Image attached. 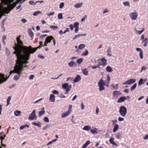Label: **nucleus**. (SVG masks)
<instances>
[{
    "label": "nucleus",
    "instance_id": "obj_57",
    "mask_svg": "<svg viewBox=\"0 0 148 148\" xmlns=\"http://www.w3.org/2000/svg\"><path fill=\"white\" fill-rule=\"evenodd\" d=\"M29 3L30 5H34L35 4V3H34V1H30L29 2Z\"/></svg>",
    "mask_w": 148,
    "mask_h": 148
},
{
    "label": "nucleus",
    "instance_id": "obj_31",
    "mask_svg": "<svg viewBox=\"0 0 148 148\" xmlns=\"http://www.w3.org/2000/svg\"><path fill=\"white\" fill-rule=\"evenodd\" d=\"M82 5V3H78L75 5L74 6V7L76 8H78L81 7Z\"/></svg>",
    "mask_w": 148,
    "mask_h": 148
},
{
    "label": "nucleus",
    "instance_id": "obj_52",
    "mask_svg": "<svg viewBox=\"0 0 148 148\" xmlns=\"http://www.w3.org/2000/svg\"><path fill=\"white\" fill-rule=\"evenodd\" d=\"M29 33L31 37H32L33 36V33L31 30L29 32Z\"/></svg>",
    "mask_w": 148,
    "mask_h": 148
},
{
    "label": "nucleus",
    "instance_id": "obj_6",
    "mask_svg": "<svg viewBox=\"0 0 148 148\" xmlns=\"http://www.w3.org/2000/svg\"><path fill=\"white\" fill-rule=\"evenodd\" d=\"M62 88L65 90V93L68 94L72 88V85L71 84H69L68 83H64L62 84Z\"/></svg>",
    "mask_w": 148,
    "mask_h": 148
},
{
    "label": "nucleus",
    "instance_id": "obj_13",
    "mask_svg": "<svg viewBox=\"0 0 148 148\" xmlns=\"http://www.w3.org/2000/svg\"><path fill=\"white\" fill-rule=\"evenodd\" d=\"M100 60L101 61L102 63H99V64L100 66L101 65L102 66H104L106 65L107 64V61L106 59L103 58L100 59Z\"/></svg>",
    "mask_w": 148,
    "mask_h": 148
},
{
    "label": "nucleus",
    "instance_id": "obj_27",
    "mask_svg": "<svg viewBox=\"0 0 148 148\" xmlns=\"http://www.w3.org/2000/svg\"><path fill=\"white\" fill-rule=\"evenodd\" d=\"M107 55L108 56L110 57L112 56L111 54V48L110 47H109L108 50L107 51Z\"/></svg>",
    "mask_w": 148,
    "mask_h": 148
},
{
    "label": "nucleus",
    "instance_id": "obj_33",
    "mask_svg": "<svg viewBox=\"0 0 148 148\" xmlns=\"http://www.w3.org/2000/svg\"><path fill=\"white\" fill-rule=\"evenodd\" d=\"M85 47V45L84 44H80L78 46V48L80 49H82Z\"/></svg>",
    "mask_w": 148,
    "mask_h": 148
},
{
    "label": "nucleus",
    "instance_id": "obj_25",
    "mask_svg": "<svg viewBox=\"0 0 148 148\" xmlns=\"http://www.w3.org/2000/svg\"><path fill=\"white\" fill-rule=\"evenodd\" d=\"M106 71L108 72L111 73L112 71V68L110 66H107L106 69Z\"/></svg>",
    "mask_w": 148,
    "mask_h": 148
},
{
    "label": "nucleus",
    "instance_id": "obj_34",
    "mask_svg": "<svg viewBox=\"0 0 148 148\" xmlns=\"http://www.w3.org/2000/svg\"><path fill=\"white\" fill-rule=\"evenodd\" d=\"M83 59L82 58H80L78 59H77V62L78 64H81L83 61Z\"/></svg>",
    "mask_w": 148,
    "mask_h": 148
},
{
    "label": "nucleus",
    "instance_id": "obj_60",
    "mask_svg": "<svg viewBox=\"0 0 148 148\" xmlns=\"http://www.w3.org/2000/svg\"><path fill=\"white\" fill-rule=\"evenodd\" d=\"M81 109L82 110H83L84 108V106L83 103H81Z\"/></svg>",
    "mask_w": 148,
    "mask_h": 148
},
{
    "label": "nucleus",
    "instance_id": "obj_64",
    "mask_svg": "<svg viewBox=\"0 0 148 148\" xmlns=\"http://www.w3.org/2000/svg\"><path fill=\"white\" fill-rule=\"evenodd\" d=\"M5 20H3L1 22V25L2 27H3L4 25V22L5 21Z\"/></svg>",
    "mask_w": 148,
    "mask_h": 148
},
{
    "label": "nucleus",
    "instance_id": "obj_40",
    "mask_svg": "<svg viewBox=\"0 0 148 148\" xmlns=\"http://www.w3.org/2000/svg\"><path fill=\"white\" fill-rule=\"evenodd\" d=\"M88 50L86 49L84 52L82 54V56H86L88 54Z\"/></svg>",
    "mask_w": 148,
    "mask_h": 148
},
{
    "label": "nucleus",
    "instance_id": "obj_22",
    "mask_svg": "<svg viewBox=\"0 0 148 148\" xmlns=\"http://www.w3.org/2000/svg\"><path fill=\"white\" fill-rule=\"evenodd\" d=\"M142 43H143V46L144 47H146L147 46V45L148 43V40L147 38H145L143 40Z\"/></svg>",
    "mask_w": 148,
    "mask_h": 148
},
{
    "label": "nucleus",
    "instance_id": "obj_16",
    "mask_svg": "<svg viewBox=\"0 0 148 148\" xmlns=\"http://www.w3.org/2000/svg\"><path fill=\"white\" fill-rule=\"evenodd\" d=\"M99 130H98L96 128H95L94 130H90V132L92 134H97L98 133V132H99Z\"/></svg>",
    "mask_w": 148,
    "mask_h": 148
},
{
    "label": "nucleus",
    "instance_id": "obj_14",
    "mask_svg": "<svg viewBox=\"0 0 148 148\" xmlns=\"http://www.w3.org/2000/svg\"><path fill=\"white\" fill-rule=\"evenodd\" d=\"M114 138H111L109 140V142L112 145L116 146V147H117L118 145L114 141Z\"/></svg>",
    "mask_w": 148,
    "mask_h": 148
},
{
    "label": "nucleus",
    "instance_id": "obj_2",
    "mask_svg": "<svg viewBox=\"0 0 148 148\" xmlns=\"http://www.w3.org/2000/svg\"><path fill=\"white\" fill-rule=\"evenodd\" d=\"M16 65L14 68L13 71H12L9 72L8 74H6V77H7L8 75V76L7 78L5 79L6 80L7 79L9 76L13 73H16L17 74L14 76V79L15 80H18L20 76V75L21 72L23 71V69L22 64L23 63H28V62L27 61H25L16 60Z\"/></svg>",
    "mask_w": 148,
    "mask_h": 148
},
{
    "label": "nucleus",
    "instance_id": "obj_56",
    "mask_svg": "<svg viewBox=\"0 0 148 148\" xmlns=\"http://www.w3.org/2000/svg\"><path fill=\"white\" fill-rule=\"evenodd\" d=\"M146 68L145 66H143L141 68V70H140V72H142V71L143 70H145L146 69Z\"/></svg>",
    "mask_w": 148,
    "mask_h": 148
},
{
    "label": "nucleus",
    "instance_id": "obj_49",
    "mask_svg": "<svg viewBox=\"0 0 148 148\" xmlns=\"http://www.w3.org/2000/svg\"><path fill=\"white\" fill-rule=\"evenodd\" d=\"M124 118L121 117H119L118 118V120L120 122L122 121H124Z\"/></svg>",
    "mask_w": 148,
    "mask_h": 148
},
{
    "label": "nucleus",
    "instance_id": "obj_37",
    "mask_svg": "<svg viewBox=\"0 0 148 148\" xmlns=\"http://www.w3.org/2000/svg\"><path fill=\"white\" fill-rule=\"evenodd\" d=\"M41 14V12L39 11H38L36 12H35L33 14V15L34 16H36L38 14Z\"/></svg>",
    "mask_w": 148,
    "mask_h": 148
},
{
    "label": "nucleus",
    "instance_id": "obj_32",
    "mask_svg": "<svg viewBox=\"0 0 148 148\" xmlns=\"http://www.w3.org/2000/svg\"><path fill=\"white\" fill-rule=\"evenodd\" d=\"M143 79L142 78L140 79L138 82V85L139 86H140L141 85L143 84Z\"/></svg>",
    "mask_w": 148,
    "mask_h": 148
},
{
    "label": "nucleus",
    "instance_id": "obj_24",
    "mask_svg": "<svg viewBox=\"0 0 148 148\" xmlns=\"http://www.w3.org/2000/svg\"><path fill=\"white\" fill-rule=\"evenodd\" d=\"M83 130L84 131H88L91 130L90 127L88 125L85 126L83 128Z\"/></svg>",
    "mask_w": 148,
    "mask_h": 148
},
{
    "label": "nucleus",
    "instance_id": "obj_20",
    "mask_svg": "<svg viewBox=\"0 0 148 148\" xmlns=\"http://www.w3.org/2000/svg\"><path fill=\"white\" fill-rule=\"evenodd\" d=\"M119 126L118 124H116L113 128V133L115 132L119 129Z\"/></svg>",
    "mask_w": 148,
    "mask_h": 148
},
{
    "label": "nucleus",
    "instance_id": "obj_35",
    "mask_svg": "<svg viewBox=\"0 0 148 148\" xmlns=\"http://www.w3.org/2000/svg\"><path fill=\"white\" fill-rule=\"evenodd\" d=\"M11 97L9 96L8 97L7 100V105L6 106H8L10 104V102L11 99Z\"/></svg>",
    "mask_w": 148,
    "mask_h": 148
},
{
    "label": "nucleus",
    "instance_id": "obj_45",
    "mask_svg": "<svg viewBox=\"0 0 148 148\" xmlns=\"http://www.w3.org/2000/svg\"><path fill=\"white\" fill-rule=\"evenodd\" d=\"M79 24L78 22H75L74 24V26L75 28L79 27Z\"/></svg>",
    "mask_w": 148,
    "mask_h": 148
},
{
    "label": "nucleus",
    "instance_id": "obj_29",
    "mask_svg": "<svg viewBox=\"0 0 148 148\" xmlns=\"http://www.w3.org/2000/svg\"><path fill=\"white\" fill-rule=\"evenodd\" d=\"M21 112L18 110H16L14 112V114L16 116H18L20 115Z\"/></svg>",
    "mask_w": 148,
    "mask_h": 148
},
{
    "label": "nucleus",
    "instance_id": "obj_41",
    "mask_svg": "<svg viewBox=\"0 0 148 148\" xmlns=\"http://www.w3.org/2000/svg\"><path fill=\"white\" fill-rule=\"evenodd\" d=\"M58 18L59 19H62L63 18L62 14L61 13H59L58 15Z\"/></svg>",
    "mask_w": 148,
    "mask_h": 148
},
{
    "label": "nucleus",
    "instance_id": "obj_59",
    "mask_svg": "<svg viewBox=\"0 0 148 148\" xmlns=\"http://www.w3.org/2000/svg\"><path fill=\"white\" fill-rule=\"evenodd\" d=\"M21 21L23 23H26L27 21V20L24 18L21 19Z\"/></svg>",
    "mask_w": 148,
    "mask_h": 148
},
{
    "label": "nucleus",
    "instance_id": "obj_36",
    "mask_svg": "<svg viewBox=\"0 0 148 148\" xmlns=\"http://www.w3.org/2000/svg\"><path fill=\"white\" fill-rule=\"evenodd\" d=\"M42 42H39V44H40V45L37 47L36 48H32V49H36V50H37V49H38V48H40V47H41L42 46Z\"/></svg>",
    "mask_w": 148,
    "mask_h": 148
},
{
    "label": "nucleus",
    "instance_id": "obj_28",
    "mask_svg": "<svg viewBox=\"0 0 148 148\" xmlns=\"http://www.w3.org/2000/svg\"><path fill=\"white\" fill-rule=\"evenodd\" d=\"M90 141L89 140L87 141L86 143L84 144L82 148H86V147L90 144Z\"/></svg>",
    "mask_w": 148,
    "mask_h": 148
},
{
    "label": "nucleus",
    "instance_id": "obj_3",
    "mask_svg": "<svg viewBox=\"0 0 148 148\" xmlns=\"http://www.w3.org/2000/svg\"><path fill=\"white\" fill-rule=\"evenodd\" d=\"M107 78L104 81L102 78L101 79L98 83V85L99 87V90L101 91L105 89L104 86L108 87H109V83L110 80V78L108 75H107Z\"/></svg>",
    "mask_w": 148,
    "mask_h": 148
},
{
    "label": "nucleus",
    "instance_id": "obj_15",
    "mask_svg": "<svg viewBox=\"0 0 148 148\" xmlns=\"http://www.w3.org/2000/svg\"><path fill=\"white\" fill-rule=\"evenodd\" d=\"M81 79V77L79 75H77L76 77L73 80V81L74 82H77Z\"/></svg>",
    "mask_w": 148,
    "mask_h": 148
},
{
    "label": "nucleus",
    "instance_id": "obj_23",
    "mask_svg": "<svg viewBox=\"0 0 148 148\" xmlns=\"http://www.w3.org/2000/svg\"><path fill=\"white\" fill-rule=\"evenodd\" d=\"M82 72L83 74L86 76H87L88 75V71L86 69H82Z\"/></svg>",
    "mask_w": 148,
    "mask_h": 148
},
{
    "label": "nucleus",
    "instance_id": "obj_21",
    "mask_svg": "<svg viewBox=\"0 0 148 148\" xmlns=\"http://www.w3.org/2000/svg\"><path fill=\"white\" fill-rule=\"evenodd\" d=\"M6 80V79L4 78V76L0 74V84Z\"/></svg>",
    "mask_w": 148,
    "mask_h": 148
},
{
    "label": "nucleus",
    "instance_id": "obj_10",
    "mask_svg": "<svg viewBox=\"0 0 148 148\" xmlns=\"http://www.w3.org/2000/svg\"><path fill=\"white\" fill-rule=\"evenodd\" d=\"M112 95L114 98L116 99L119 96L121 95V93L119 91H115L113 92Z\"/></svg>",
    "mask_w": 148,
    "mask_h": 148
},
{
    "label": "nucleus",
    "instance_id": "obj_47",
    "mask_svg": "<svg viewBox=\"0 0 148 148\" xmlns=\"http://www.w3.org/2000/svg\"><path fill=\"white\" fill-rule=\"evenodd\" d=\"M64 3L63 2L61 3L59 5V8L60 9H62L64 6Z\"/></svg>",
    "mask_w": 148,
    "mask_h": 148
},
{
    "label": "nucleus",
    "instance_id": "obj_9",
    "mask_svg": "<svg viewBox=\"0 0 148 148\" xmlns=\"http://www.w3.org/2000/svg\"><path fill=\"white\" fill-rule=\"evenodd\" d=\"M130 15L132 20H135L137 17L138 14L136 12H134L130 13Z\"/></svg>",
    "mask_w": 148,
    "mask_h": 148
},
{
    "label": "nucleus",
    "instance_id": "obj_39",
    "mask_svg": "<svg viewBox=\"0 0 148 148\" xmlns=\"http://www.w3.org/2000/svg\"><path fill=\"white\" fill-rule=\"evenodd\" d=\"M123 4L125 6H127L128 7L130 6V3L128 1H126L123 2Z\"/></svg>",
    "mask_w": 148,
    "mask_h": 148
},
{
    "label": "nucleus",
    "instance_id": "obj_26",
    "mask_svg": "<svg viewBox=\"0 0 148 148\" xmlns=\"http://www.w3.org/2000/svg\"><path fill=\"white\" fill-rule=\"evenodd\" d=\"M44 109L45 108H43L42 109L41 111L39 112L38 115L39 116H40L45 114V111L44 110Z\"/></svg>",
    "mask_w": 148,
    "mask_h": 148
},
{
    "label": "nucleus",
    "instance_id": "obj_51",
    "mask_svg": "<svg viewBox=\"0 0 148 148\" xmlns=\"http://www.w3.org/2000/svg\"><path fill=\"white\" fill-rule=\"evenodd\" d=\"M72 107V105H69V109L68 110V111L71 112L72 111L71 108Z\"/></svg>",
    "mask_w": 148,
    "mask_h": 148
},
{
    "label": "nucleus",
    "instance_id": "obj_54",
    "mask_svg": "<svg viewBox=\"0 0 148 148\" xmlns=\"http://www.w3.org/2000/svg\"><path fill=\"white\" fill-rule=\"evenodd\" d=\"M53 93V94H57L58 95L59 94L58 92L56 90H54L52 92Z\"/></svg>",
    "mask_w": 148,
    "mask_h": 148
},
{
    "label": "nucleus",
    "instance_id": "obj_58",
    "mask_svg": "<svg viewBox=\"0 0 148 148\" xmlns=\"http://www.w3.org/2000/svg\"><path fill=\"white\" fill-rule=\"evenodd\" d=\"M6 53L8 55H9L10 54V52L9 50L7 49H6Z\"/></svg>",
    "mask_w": 148,
    "mask_h": 148
},
{
    "label": "nucleus",
    "instance_id": "obj_48",
    "mask_svg": "<svg viewBox=\"0 0 148 148\" xmlns=\"http://www.w3.org/2000/svg\"><path fill=\"white\" fill-rule=\"evenodd\" d=\"M28 127L29 126L28 125H26L25 126L21 125V126H20V129L21 130H22L25 127Z\"/></svg>",
    "mask_w": 148,
    "mask_h": 148
},
{
    "label": "nucleus",
    "instance_id": "obj_5",
    "mask_svg": "<svg viewBox=\"0 0 148 148\" xmlns=\"http://www.w3.org/2000/svg\"><path fill=\"white\" fill-rule=\"evenodd\" d=\"M119 112L121 116L124 117L127 114V109L124 106H121L119 108Z\"/></svg>",
    "mask_w": 148,
    "mask_h": 148
},
{
    "label": "nucleus",
    "instance_id": "obj_30",
    "mask_svg": "<svg viewBox=\"0 0 148 148\" xmlns=\"http://www.w3.org/2000/svg\"><path fill=\"white\" fill-rule=\"evenodd\" d=\"M75 64V63L73 61H71L68 63V65L70 67H73Z\"/></svg>",
    "mask_w": 148,
    "mask_h": 148
},
{
    "label": "nucleus",
    "instance_id": "obj_53",
    "mask_svg": "<svg viewBox=\"0 0 148 148\" xmlns=\"http://www.w3.org/2000/svg\"><path fill=\"white\" fill-rule=\"evenodd\" d=\"M3 133V132H1L0 133V135L1 134H2ZM5 136V135H4V136L3 137V136H0V139L1 140V141L3 140L4 139V137Z\"/></svg>",
    "mask_w": 148,
    "mask_h": 148
},
{
    "label": "nucleus",
    "instance_id": "obj_17",
    "mask_svg": "<svg viewBox=\"0 0 148 148\" xmlns=\"http://www.w3.org/2000/svg\"><path fill=\"white\" fill-rule=\"evenodd\" d=\"M53 39V37L52 36H49L46 38L45 41L47 43H50L51 42V40Z\"/></svg>",
    "mask_w": 148,
    "mask_h": 148
},
{
    "label": "nucleus",
    "instance_id": "obj_12",
    "mask_svg": "<svg viewBox=\"0 0 148 148\" xmlns=\"http://www.w3.org/2000/svg\"><path fill=\"white\" fill-rule=\"evenodd\" d=\"M49 101L50 102H55V97L53 94H51L50 95Z\"/></svg>",
    "mask_w": 148,
    "mask_h": 148
},
{
    "label": "nucleus",
    "instance_id": "obj_7",
    "mask_svg": "<svg viewBox=\"0 0 148 148\" xmlns=\"http://www.w3.org/2000/svg\"><path fill=\"white\" fill-rule=\"evenodd\" d=\"M35 110H34L32 113L28 117V119L29 120H36L37 119V117L36 114Z\"/></svg>",
    "mask_w": 148,
    "mask_h": 148
},
{
    "label": "nucleus",
    "instance_id": "obj_11",
    "mask_svg": "<svg viewBox=\"0 0 148 148\" xmlns=\"http://www.w3.org/2000/svg\"><path fill=\"white\" fill-rule=\"evenodd\" d=\"M136 50L138 52H140L139 56L141 59H143V51L141 49L139 48H137L136 49Z\"/></svg>",
    "mask_w": 148,
    "mask_h": 148
},
{
    "label": "nucleus",
    "instance_id": "obj_4",
    "mask_svg": "<svg viewBox=\"0 0 148 148\" xmlns=\"http://www.w3.org/2000/svg\"><path fill=\"white\" fill-rule=\"evenodd\" d=\"M15 6V5L11 9L8 10L6 7H3L1 5H0V18L2 16L3 14H8L9 13L11 9H12Z\"/></svg>",
    "mask_w": 148,
    "mask_h": 148
},
{
    "label": "nucleus",
    "instance_id": "obj_61",
    "mask_svg": "<svg viewBox=\"0 0 148 148\" xmlns=\"http://www.w3.org/2000/svg\"><path fill=\"white\" fill-rule=\"evenodd\" d=\"M111 86L113 89L116 90V88L115 87V86L113 84H112Z\"/></svg>",
    "mask_w": 148,
    "mask_h": 148
},
{
    "label": "nucleus",
    "instance_id": "obj_1",
    "mask_svg": "<svg viewBox=\"0 0 148 148\" xmlns=\"http://www.w3.org/2000/svg\"><path fill=\"white\" fill-rule=\"evenodd\" d=\"M16 40L17 44H15L13 48L15 50L14 53L17 57L16 60L27 61L29 58L30 54L35 52L36 49H32L31 46H24L23 42L20 39V36L17 37Z\"/></svg>",
    "mask_w": 148,
    "mask_h": 148
},
{
    "label": "nucleus",
    "instance_id": "obj_19",
    "mask_svg": "<svg viewBox=\"0 0 148 148\" xmlns=\"http://www.w3.org/2000/svg\"><path fill=\"white\" fill-rule=\"evenodd\" d=\"M71 112L67 111V112H65L62 114L61 117L62 118H64L68 116Z\"/></svg>",
    "mask_w": 148,
    "mask_h": 148
},
{
    "label": "nucleus",
    "instance_id": "obj_50",
    "mask_svg": "<svg viewBox=\"0 0 148 148\" xmlns=\"http://www.w3.org/2000/svg\"><path fill=\"white\" fill-rule=\"evenodd\" d=\"M44 120L45 122L48 123L49 122V119L47 117H45L44 119Z\"/></svg>",
    "mask_w": 148,
    "mask_h": 148
},
{
    "label": "nucleus",
    "instance_id": "obj_38",
    "mask_svg": "<svg viewBox=\"0 0 148 148\" xmlns=\"http://www.w3.org/2000/svg\"><path fill=\"white\" fill-rule=\"evenodd\" d=\"M136 83L134 84L131 88L130 90L131 91H132L133 90L135 89L136 86Z\"/></svg>",
    "mask_w": 148,
    "mask_h": 148
},
{
    "label": "nucleus",
    "instance_id": "obj_55",
    "mask_svg": "<svg viewBox=\"0 0 148 148\" xmlns=\"http://www.w3.org/2000/svg\"><path fill=\"white\" fill-rule=\"evenodd\" d=\"M100 65L99 64L97 66H92L91 67L92 69H95L97 68H99V67Z\"/></svg>",
    "mask_w": 148,
    "mask_h": 148
},
{
    "label": "nucleus",
    "instance_id": "obj_46",
    "mask_svg": "<svg viewBox=\"0 0 148 148\" xmlns=\"http://www.w3.org/2000/svg\"><path fill=\"white\" fill-rule=\"evenodd\" d=\"M144 30V29H143L141 30H139V31H137L136 33L138 34H140L143 32Z\"/></svg>",
    "mask_w": 148,
    "mask_h": 148
},
{
    "label": "nucleus",
    "instance_id": "obj_18",
    "mask_svg": "<svg viewBox=\"0 0 148 148\" xmlns=\"http://www.w3.org/2000/svg\"><path fill=\"white\" fill-rule=\"evenodd\" d=\"M126 99V97H120L117 101V102L119 103H121L124 101Z\"/></svg>",
    "mask_w": 148,
    "mask_h": 148
},
{
    "label": "nucleus",
    "instance_id": "obj_8",
    "mask_svg": "<svg viewBox=\"0 0 148 148\" xmlns=\"http://www.w3.org/2000/svg\"><path fill=\"white\" fill-rule=\"evenodd\" d=\"M136 82V79H130L129 80H127L126 81L123 83V85H130L131 84H133L135 82Z\"/></svg>",
    "mask_w": 148,
    "mask_h": 148
},
{
    "label": "nucleus",
    "instance_id": "obj_42",
    "mask_svg": "<svg viewBox=\"0 0 148 148\" xmlns=\"http://www.w3.org/2000/svg\"><path fill=\"white\" fill-rule=\"evenodd\" d=\"M50 28L53 29L55 30V29H57L58 27L56 26L51 25L50 26Z\"/></svg>",
    "mask_w": 148,
    "mask_h": 148
},
{
    "label": "nucleus",
    "instance_id": "obj_62",
    "mask_svg": "<svg viewBox=\"0 0 148 148\" xmlns=\"http://www.w3.org/2000/svg\"><path fill=\"white\" fill-rule=\"evenodd\" d=\"M38 57L40 58L41 59H44L45 58V57L44 56L41 55H39L38 56Z\"/></svg>",
    "mask_w": 148,
    "mask_h": 148
},
{
    "label": "nucleus",
    "instance_id": "obj_63",
    "mask_svg": "<svg viewBox=\"0 0 148 148\" xmlns=\"http://www.w3.org/2000/svg\"><path fill=\"white\" fill-rule=\"evenodd\" d=\"M69 32V29L68 28H66V29L63 32L64 34H65L66 32Z\"/></svg>",
    "mask_w": 148,
    "mask_h": 148
},
{
    "label": "nucleus",
    "instance_id": "obj_44",
    "mask_svg": "<svg viewBox=\"0 0 148 148\" xmlns=\"http://www.w3.org/2000/svg\"><path fill=\"white\" fill-rule=\"evenodd\" d=\"M54 12H50L49 13H48L47 14L48 16H53L54 14Z\"/></svg>",
    "mask_w": 148,
    "mask_h": 148
},
{
    "label": "nucleus",
    "instance_id": "obj_43",
    "mask_svg": "<svg viewBox=\"0 0 148 148\" xmlns=\"http://www.w3.org/2000/svg\"><path fill=\"white\" fill-rule=\"evenodd\" d=\"M32 124L34 125L35 126H37L39 127H40V125L39 123H35V122H32Z\"/></svg>",
    "mask_w": 148,
    "mask_h": 148
}]
</instances>
